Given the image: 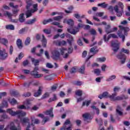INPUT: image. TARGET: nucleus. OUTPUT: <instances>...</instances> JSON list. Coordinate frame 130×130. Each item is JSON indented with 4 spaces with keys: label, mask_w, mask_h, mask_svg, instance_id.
<instances>
[{
    "label": "nucleus",
    "mask_w": 130,
    "mask_h": 130,
    "mask_svg": "<svg viewBox=\"0 0 130 130\" xmlns=\"http://www.w3.org/2000/svg\"><path fill=\"white\" fill-rule=\"evenodd\" d=\"M109 98H110L111 101H119L123 100V99H125V96H124V95L117 96V93L114 92L112 93V95L109 94Z\"/></svg>",
    "instance_id": "4"
},
{
    "label": "nucleus",
    "mask_w": 130,
    "mask_h": 130,
    "mask_svg": "<svg viewBox=\"0 0 130 130\" xmlns=\"http://www.w3.org/2000/svg\"><path fill=\"white\" fill-rule=\"evenodd\" d=\"M116 79V76L113 75L110 76L106 79L107 82H111L113 80H115Z\"/></svg>",
    "instance_id": "28"
},
{
    "label": "nucleus",
    "mask_w": 130,
    "mask_h": 130,
    "mask_svg": "<svg viewBox=\"0 0 130 130\" xmlns=\"http://www.w3.org/2000/svg\"><path fill=\"white\" fill-rule=\"evenodd\" d=\"M12 12L14 16H17V15H18V13L20 12V9L18 8H14L12 10Z\"/></svg>",
    "instance_id": "37"
},
{
    "label": "nucleus",
    "mask_w": 130,
    "mask_h": 130,
    "mask_svg": "<svg viewBox=\"0 0 130 130\" xmlns=\"http://www.w3.org/2000/svg\"><path fill=\"white\" fill-rule=\"evenodd\" d=\"M111 46L114 52H117L119 49V43L117 41H113L112 42Z\"/></svg>",
    "instance_id": "8"
},
{
    "label": "nucleus",
    "mask_w": 130,
    "mask_h": 130,
    "mask_svg": "<svg viewBox=\"0 0 130 130\" xmlns=\"http://www.w3.org/2000/svg\"><path fill=\"white\" fill-rule=\"evenodd\" d=\"M71 124V120L67 119L65 121L64 125L60 130H72V127L71 126L67 127V125Z\"/></svg>",
    "instance_id": "10"
},
{
    "label": "nucleus",
    "mask_w": 130,
    "mask_h": 130,
    "mask_svg": "<svg viewBox=\"0 0 130 130\" xmlns=\"http://www.w3.org/2000/svg\"><path fill=\"white\" fill-rule=\"evenodd\" d=\"M96 60L98 61H99L100 62H104V61H105V60H106V58H105V57L98 58L96 59Z\"/></svg>",
    "instance_id": "48"
},
{
    "label": "nucleus",
    "mask_w": 130,
    "mask_h": 130,
    "mask_svg": "<svg viewBox=\"0 0 130 130\" xmlns=\"http://www.w3.org/2000/svg\"><path fill=\"white\" fill-rule=\"evenodd\" d=\"M91 57H92V55L90 56L89 57H88L86 59V61L85 62V63L87 66V67H90V65L91 64V62H90V61H89V59L91 58Z\"/></svg>",
    "instance_id": "47"
},
{
    "label": "nucleus",
    "mask_w": 130,
    "mask_h": 130,
    "mask_svg": "<svg viewBox=\"0 0 130 130\" xmlns=\"http://www.w3.org/2000/svg\"><path fill=\"white\" fill-rule=\"evenodd\" d=\"M75 94L77 95V96H79V97H81L83 94V91L78 90L76 91Z\"/></svg>",
    "instance_id": "45"
},
{
    "label": "nucleus",
    "mask_w": 130,
    "mask_h": 130,
    "mask_svg": "<svg viewBox=\"0 0 130 130\" xmlns=\"http://www.w3.org/2000/svg\"><path fill=\"white\" fill-rule=\"evenodd\" d=\"M0 42H2L4 45H7V44H8V40L6 39H2Z\"/></svg>",
    "instance_id": "50"
},
{
    "label": "nucleus",
    "mask_w": 130,
    "mask_h": 130,
    "mask_svg": "<svg viewBox=\"0 0 130 130\" xmlns=\"http://www.w3.org/2000/svg\"><path fill=\"white\" fill-rule=\"evenodd\" d=\"M27 6H26V9L27 10H29V9H30V7H31L32 6V1H31L30 0L27 1Z\"/></svg>",
    "instance_id": "43"
},
{
    "label": "nucleus",
    "mask_w": 130,
    "mask_h": 130,
    "mask_svg": "<svg viewBox=\"0 0 130 130\" xmlns=\"http://www.w3.org/2000/svg\"><path fill=\"white\" fill-rule=\"evenodd\" d=\"M98 98H100V99H103V98H109L108 92H104L102 94L99 95Z\"/></svg>",
    "instance_id": "21"
},
{
    "label": "nucleus",
    "mask_w": 130,
    "mask_h": 130,
    "mask_svg": "<svg viewBox=\"0 0 130 130\" xmlns=\"http://www.w3.org/2000/svg\"><path fill=\"white\" fill-rule=\"evenodd\" d=\"M121 109L120 108V107L118 106L116 109V112L119 115H122V112L121 111Z\"/></svg>",
    "instance_id": "41"
},
{
    "label": "nucleus",
    "mask_w": 130,
    "mask_h": 130,
    "mask_svg": "<svg viewBox=\"0 0 130 130\" xmlns=\"http://www.w3.org/2000/svg\"><path fill=\"white\" fill-rule=\"evenodd\" d=\"M54 43H55L56 45H58V46H60V45H66V44H67V42H66V41H59L57 40L56 41H54Z\"/></svg>",
    "instance_id": "23"
},
{
    "label": "nucleus",
    "mask_w": 130,
    "mask_h": 130,
    "mask_svg": "<svg viewBox=\"0 0 130 130\" xmlns=\"http://www.w3.org/2000/svg\"><path fill=\"white\" fill-rule=\"evenodd\" d=\"M38 7V4H35L33 5L34 9H31L30 10H27L26 12V18H29L32 16V13H35V12H37L38 10L37 7Z\"/></svg>",
    "instance_id": "6"
},
{
    "label": "nucleus",
    "mask_w": 130,
    "mask_h": 130,
    "mask_svg": "<svg viewBox=\"0 0 130 130\" xmlns=\"http://www.w3.org/2000/svg\"><path fill=\"white\" fill-rule=\"evenodd\" d=\"M38 116H39V117H41V118H43V121L44 122V124L45 123H46V122H47V121H49V118L48 117H44V115H43V114H39Z\"/></svg>",
    "instance_id": "19"
},
{
    "label": "nucleus",
    "mask_w": 130,
    "mask_h": 130,
    "mask_svg": "<svg viewBox=\"0 0 130 130\" xmlns=\"http://www.w3.org/2000/svg\"><path fill=\"white\" fill-rule=\"evenodd\" d=\"M90 103H91V101H85L82 104V106H85L86 105V106H89L90 105Z\"/></svg>",
    "instance_id": "49"
},
{
    "label": "nucleus",
    "mask_w": 130,
    "mask_h": 130,
    "mask_svg": "<svg viewBox=\"0 0 130 130\" xmlns=\"http://www.w3.org/2000/svg\"><path fill=\"white\" fill-rule=\"evenodd\" d=\"M63 23H67L69 25V26H71V27H73L74 26V21H73L72 19H64L63 21Z\"/></svg>",
    "instance_id": "24"
},
{
    "label": "nucleus",
    "mask_w": 130,
    "mask_h": 130,
    "mask_svg": "<svg viewBox=\"0 0 130 130\" xmlns=\"http://www.w3.org/2000/svg\"><path fill=\"white\" fill-rule=\"evenodd\" d=\"M18 109H30V107H25L24 105L17 106Z\"/></svg>",
    "instance_id": "34"
},
{
    "label": "nucleus",
    "mask_w": 130,
    "mask_h": 130,
    "mask_svg": "<svg viewBox=\"0 0 130 130\" xmlns=\"http://www.w3.org/2000/svg\"><path fill=\"white\" fill-rule=\"evenodd\" d=\"M117 58L121 60V63H124L125 62V59H126V56L122 53H120L117 56Z\"/></svg>",
    "instance_id": "12"
},
{
    "label": "nucleus",
    "mask_w": 130,
    "mask_h": 130,
    "mask_svg": "<svg viewBox=\"0 0 130 130\" xmlns=\"http://www.w3.org/2000/svg\"><path fill=\"white\" fill-rule=\"evenodd\" d=\"M31 84H32V82H26L24 83V86L25 87V88H29V87L31 86Z\"/></svg>",
    "instance_id": "55"
},
{
    "label": "nucleus",
    "mask_w": 130,
    "mask_h": 130,
    "mask_svg": "<svg viewBox=\"0 0 130 130\" xmlns=\"http://www.w3.org/2000/svg\"><path fill=\"white\" fill-rule=\"evenodd\" d=\"M98 7H101L103 9H106L107 7H108V4H106V3L104 2L103 3H100L98 5Z\"/></svg>",
    "instance_id": "27"
},
{
    "label": "nucleus",
    "mask_w": 130,
    "mask_h": 130,
    "mask_svg": "<svg viewBox=\"0 0 130 130\" xmlns=\"http://www.w3.org/2000/svg\"><path fill=\"white\" fill-rule=\"evenodd\" d=\"M59 50L61 55H63V58H68V57L69 56V53H67L68 52V49L65 48H61Z\"/></svg>",
    "instance_id": "11"
},
{
    "label": "nucleus",
    "mask_w": 130,
    "mask_h": 130,
    "mask_svg": "<svg viewBox=\"0 0 130 130\" xmlns=\"http://www.w3.org/2000/svg\"><path fill=\"white\" fill-rule=\"evenodd\" d=\"M7 112L9 113V114L12 116H15V115H17V117L18 118H21V117L26 116V114H27L26 112H23L22 111H16V112H14L12 109H8L7 110Z\"/></svg>",
    "instance_id": "2"
},
{
    "label": "nucleus",
    "mask_w": 130,
    "mask_h": 130,
    "mask_svg": "<svg viewBox=\"0 0 130 130\" xmlns=\"http://www.w3.org/2000/svg\"><path fill=\"white\" fill-rule=\"evenodd\" d=\"M16 44L17 46V47L19 48V49H22L23 48V45H22V40L20 39H18L16 41Z\"/></svg>",
    "instance_id": "25"
},
{
    "label": "nucleus",
    "mask_w": 130,
    "mask_h": 130,
    "mask_svg": "<svg viewBox=\"0 0 130 130\" xmlns=\"http://www.w3.org/2000/svg\"><path fill=\"white\" fill-rule=\"evenodd\" d=\"M94 72V74H96V76H99L101 73V71L100 69H95Z\"/></svg>",
    "instance_id": "57"
},
{
    "label": "nucleus",
    "mask_w": 130,
    "mask_h": 130,
    "mask_svg": "<svg viewBox=\"0 0 130 130\" xmlns=\"http://www.w3.org/2000/svg\"><path fill=\"white\" fill-rule=\"evenodd\" d=\"M121 51L122 52H124V53H126L127 54H128V53H129V50H128V49H125L123 48L121 49Z\"/></svg>",
    "instance_id": "61"
},
{
    "label": "nucleus",
    "mask_w": 130,
    "mask_h": 130,
    "mask_svg": "<svg viewBox=\"0 0 130 130\" xmlns=\"http://www.w3.org/2000/svg\"><path fill=\"white\" fill-rule=\"evenodd\" d=\"M30 75L34 77V78H36V79H39V78H41L42 77H43V74H38V72L32 71L30 72Z\"/></svg>",
    "instance_id": "13"
},
{
    "label": "nucleus",
    "mask_w": 130,
    "mask_h": 130,
    "mask_svg": "<svg viewBox=\"0 0 130 130\" xmlns=\"http://www.w3.org/2000/svg\"><path fill=\"white\" fill-rule=\"evenodd\" d=\"M41 41L43 47H46V45L47 44V40L46 39V38H45V36H44V35H42Z\"/></svg>",
    "instance_id": "20"
},
{
    "label": "nucleus",
    "mask_w": 130,
    "mask_h": 130,
    "mask_svg": "<svg viewBox=\"0 0 130 130\" xmlns=\"http://www.w3.org/2000/svg\"><path fill=\"white\" fill-rule=\"evenodd\" d=\"M53 21H57L58 22H59L61 19H62V16H56L53 17Z\"/></svg>",
    "instance_id": "39"
},
{
    "label": "nucleus",
    "mask_w": 130,
    "mask_h": 130,
    "mask_svg": "<svg viewBox=\"0 0 130 130\" xmlns=\"http://www.w3.org/2000/svg\"><path fill=\"white\" fill-rule=\"evenodd\" d=\"M119 90H120V87H119L118 86H115L114 88L113 91L115 93H116V92H118V91H119Z\"/></svg>",
    "instance_id": "62"
},
{
    "label": "nucleus",
    "mask_w": 130,
    "mask_h": 130,
    "mask_svg": "<svg viewBox=\"0 0 130 130\" xmlns=\"http://www.w3.org/2000/svg\"><path fill=\"white\" fill-rule=\"evenodd\" d=\"M31 61L35 66L39 65V60L38 59H35L34 58H31Z\"/></svg>",
    "instance_id": "30"
},
{
    "label": "nucleus",
    "mask_w": 130,
    "mask_h": 130,
    "mask_svg": "<svg viewBox=\"0 0 130 130\" xmlns=\"http://www.w3.org/2000/svg\"><path fill=\"white\" fill-rule=\"evenodd\" d=\"M44 51V50L43 49H41V50H40V53H36V55L37 56H41L42 55V54H43Z\"/></svg>",
    "instance_id": "58"
},
{
    "label": "nucleus",
    "mask_w": 130,
    "mask_h": 130,
    "mask_svg": "<svg viewBox=\"0 0 130 130\" xmlns=\"http://www.w3.org/2000/svg\"><path fill=\"white\" fill-rule=\"evenodd\" d=\"M8 127L11 130H21V126L18 125V126L16 127L15 125V124H14V122H11L10 124L8 126Z\"/></svg>",
    "instance_id": "14"
},
{
    "label": "nucleus",
    "mask_w": 130,
    "mask_h": 130,
    "mask_svg": "<svg viewBox=\"0 0 130 130\" xmlns=\"http://www.w3.org/2000/svg\"><path fill=\"white\" fill-rule=\"evenodd\" d=\"M19 20L20 23H23L25 21V18H24V13H22L19 15Z\"/></svg>",
    "instance_id": "32"
},
{
    "label": "nucleus",
    "mask_w": 130,
    "mask_h": 130,
    "mask_svg": "<svg viewBox=\"0 0 130 130\" xmlns=\"http://www.w3.org/2000/svg\"><path fill=\"white\" fill-rule=\"evenodd\" d=\"M79 72L81 73V74H84V73H85V66L81 67V68L79 69Z\"/></svg>",
    "instance_id": "59"
},
{
    "label": "nucleus",
    "mask_w": 130,
    "mask_h": 130,
    "mask_svg": "<svg viewBox=\"0 0 130 130\" xmlns=\"http://www.w3.org/2000/svg\"><path fill=\"white\" fill-rule=\"evenodd\" d=\"M66 37L67 38H70V40L69 39L67 40V42H68L70 46L72 47V42L74 41V38L71 35L68 34H67L66 35Z\"/></svg>",
    "instance_id": "18"
},
{
    "label": "nucleus",
    "mask_w": 130,
    "mask_h": 130,
    "mask_svg": "<svg viewBox=\"0 0 130 130\" xmlns=\"http://www.w3.org/2000/svg\"><path fill=\"white\" fill-rule=\"evenodd\" d=\"M44 113L45 115H49L50 117H53L54 116L53 112H52V109L44 112Z\"/></svg>",
    "instance_id": "22"
},
{
    "label": "nucleus",
    "mask_w": 130,
    "mask_h": 130,
    "mask_svg": "<svg viewBox=\"0 0 130 130\" xmlns=\"http://www.w3.org/2000/svg\"><path fill=\"white\" fill-rule=\"evenodd\" d=\"M4 16H6V17H8L9 19H12V16H13V15H12L11 13L8 11H5L4 13Z\"/></svg>",
    "instance_id": "38"
},
{
    "label": "nucleus",
    "mask_w": 130,
    "mask_h": 130,
    "mask_svg": "<svg viewBox=\"0 0 130 130\" xmlns=\"http://www.w3.org/2000/svg\"><path fill=\"white\" fill-rule=\"evenodd\" d=\"M1 108H4L5 107H8V102L7 101H3L1 104H0Z\"/></svg>",
    "instance_id": "36"
},
{
    "label": "nucleus",
    "mask_w": 130,
    "mask_h": 130,
    "mask_svg": "<svg viewBox=\"0 0 130 130\" xmlns=\"http://www.w3.org/2000/svg\"><path fill=\"white\" fill-rule=\"evenodd\" d=\"M96 47H93L90 49V52H92L93 53H96V52H98V50H96Z\"/></svg>",
    "instance_id": "52"
},
{
    "label": "nucleus",
    "mask_w": 130,
    "mask_h": 130,
    "mask_svg": "<svg viewBox=\"0 0 130 130\" xmlns=\"http://www.w3.org/2000/svg\"><path fill=\"white\" fill-rule=\"evenodd\" d=\"M31 124H33V123H35L36 124L39 123V120L38 119H31Z\"/></svg>",
    "instance_id": "54"
},
{
    "label": "nucleus",
    "mask_w": 130,
    "mask_h": 130,
    "mask_svg": "<svg viewBox=\"0 0 130 130\" xmlns=\"http://www.w3.org/2000/svg\"><path fill=\"white\" fill-rule=\"evenodd\" d=\"M43 32L44 33H45V34L49 35V34H50V33H51V30H50V29H44L43 30Z\"/></svg>",
    "instance_id": "51"
},
{
    "label": "nucleus",
    "mask_w": 130,
    "mask_h": 130,
    "mask_svg": "<svg viewBox=\"0 0 130 130\" xmlns=\"http://www.w3.org/2000/svg\"><path fill=\"white\" fill-rule=\"evenodd\" d=\"M48 97H49V93L46 92L42 96L41 99H46V98H48Z\"/></svg>",
    "instance_id": "53"
},
{
    "label": "nucleus",
    "mask_w": 130,
    "mask_h": 130,
    "mask_svg": "<svg viewBox=\"0 0 130 130\" xmlns=\"http://www.w3.org/2000/svg\"><path fill=\"white\" fill-rule=\"evenodd\" d=\"M95 121L99 124L100 126H101V125H102V124H103V120L102 119V118H100L99 120H98V119H96Z\"/></svg>",
    "instance_id": "46"
},
{
    "label": "nucleus",
    "mask_w": 130,
    "mask_h": 130,
    "mask_svg": "<svg viewBox=\"0 0 130 130\" xmlns=\"http://www.w3.org/2000/svg\"><path fill=\"white\" fill-rule=\"evenodd\" d=\"M33 100H34V99H28V100H25L24 102V105L28 106V105H31V101H33Z\"/></svg>",
    "instance_id": "35"
},
{
    "label": "nucleus",
    "mask_w": 130,
    "mask_h": 130,
    "mask_svg": "<svg viewBox=\"0 0 130 130\" xmlns=\"http://www.w3.org/2000/svg\"><path fill=\"white\" fill-rule=\"evenodd\" d=\"M6 28L7 30H15V26L13 24H9L6 26Z\"/></svg>",
    "instance_id": "33"
},
{
    "label": "nucleus",
    "mask_w": 130,
    "mask_h": 130,
    "mask_svg": "<svg viewBox=\"0 0 130 130\" xmlns=\"http://www.w3.org/2000/svg\"><path fill=\"white\" fill-rule=\"evenodd\" d=\"M9 6L13 8V9H17L18 7H19L18 5H14V3H10L9 4Z\"/></svg>",
    "instance_id": "60"
},
{
    "label": "nucleus",
    "mask_w": 130,
    "mask_h": 130,
    "mask_svg": "<svg viewBox=\"0 0 130 130\" xmlns=\"http://www.w3.org/2000/svg\"><path fill=\"white\" fill-rule=\"evenodd\" d=\"M8 57V53L5 51H0V58L3 60H5Z\"/></svg>",
    "instance_id": "17"
},
{
    "label": "nucleus",
    "mask_w": 130,
    "mask_h": 130,
    "mask_svg": "<svg viewBox=\"0 0 130 130\" xmlns=\"http://www.w3.org/2000/svg\"><path fill=\"white\" fill-rule=\"evenodd\" d=\"M30 42H31V39L30 38L27 37L25 41L24 44H25V45H29L30 44Z\"/></svg>",
    "instance_id": "44"
},
{
    "label": "nucleus",
    "mask_w": 130,
    "mask_h": 130,
    "mask_svg": "<svg viewBox=\"0 0 130 130\" xmlns=\"http://www.w3.org/2000/svg\"><path fill=\"white\" fill-rule=\"evenodd\" d=\"M35 22H36V18L28 20L27 21H26V24H27V25H32L34 24Z\"/></svg>",
    "instance_id": "31"
},
{
    "label": "nucleus",
    "mask_w": 130,
    "mask_h": 130,
    "mask_svg": "<svg viewBox=\"0 0 130 130\" xmlns=\"http://www.w3.org/2000/svg\"><path fill=\"white\" fill-rule=\"evenodd\" d=\"M118 6H115L114 10L116 13L117 17H121L122 16V13H123V4L120 2L118 4Z\"/></svg>",
    "instance_id": "3"
},
{
    "label": "nucleus",
    "mask_w": 130,
    "mask_h": 130,
    "mask_svg": "<svg viewBox=\"0 0 130 130\" xmlns=\"http://www.w3.org/2000/svg\"><path fill=\"white\" fill-rule=\"evenodd\" d=\"M84 26L85 25H84L83 23L80 22L78 23L77 27L75 29L68 28V32H69V33H71L73 35H76V34H77V33H78L79 31L80 28H84Z\"/></svg>",
    "instance_id": "5"
},
{
    "label": "nucleus",
    "mask_w": 130,
    "mask_h": 130,
    "mask_svg": "<svg viewBox=\"0 0 130 130\" xmlns=\"http://www.w3.org/2000/svg\"><path fill=\"white\" fill-rule=\"evenodd\" d=\"M111 37L112 38H117V36L115 35V34H111L108 36V38H106V35H105L104 36V41L105 42H107V41H108L109 40V39H110V38H111Z\"/></svg>",
    "instance_id": "15"
},
{
    "label": "nucleus",
    "mask_w": 130,
    "mask_h": 130,
    "mask_svg": "<svg viewBox=\"0 0 130 130\" xmlns=\"http://www.w3.org/2000/svg\"><path fill=\"white\" fill-rule=\"evenodd\" d=\"M82 117L84 118L85 122H90L91 119L93 118V117L91 116V114L88 113H85L82 115Z\"/></svg>",
    "instance_id": "9"
},
{
    "label": "nucleus",
    "mask_w": 130,
    "mask_h": 130,
    "mask_svg": "<svg viewBox=\"0 0 130 130\" xmlns=\"http://www.w3.org/2000/svg\"><path fill=\"white\" fill-rule=\"evenodd\" d=\"M119 28H120V30H118L117 35L120 37V38L122 39V41L124 42L125 40V36H127V32L129 31V28L127 26L123 27L122 25H119ZM124 33V35H123V33Z\"/></svg>",
    "instance_id": "1"
},
{
    "label": "nucleus",
    "mask_w": 130,
    "mask_h": 130,
    "mask_svg": "<svg viewBox=\"0 0 130 130\" xmlns=\"http://www.w3.org/2000/svg\"><path fill=\"white\" fill-rule=\"evenodd\" d=\"M59 56H60V53L58 49H55L52 51V58L53 59L56 60L59 58Z\"/></svg>",
    "instance_id": "7"
},
{
    "label": "nucleus",
    "mask_w": 130,
    "mask_h": 130,
    "mask_svg": "<svg viewBox=\"0 0 130 130\" xmlns=\"http://www.w3.org/2000/svg\"><path fill=\"white\" fill-rule=\"evenodd\" d=\"M31 129H34V125L33 124H28L27 125L26 130H31Z\"/></svg>",
    "instance_id": "42"
},
{
    "label": "nucleus",
    "mask_w": 130,
    "mask_h": 130,
    "mask_svg": "<svg viewBox=\"0 0 130 130\" xmlns=\"http://www.w3.org/2000/svg\"><path fill=\"white\" fill-rule=\"evenodd\" d=\"M30 120L28 117L23 118L22 119H20V122L24 125L25 123H29Z\"/></svg>",
    "instance_id": "26"
},
{
    "label": "nucleus",
    "mask_w": 130,
    "mask_h": 130,
    "mask_svg": "<svg viewBox=\"0 0 130 130\" xmlns=\"http://www.w3.org/2000/svg\"><path fill=\"white\" fill-rule=\"evenodd\" d=\"M42 90H43V87L40 86L37 92H35L34 96L35 97H39L42 94Z\"/></svg>",
    "instance_id": "16"
},
{
    "label": "nucleus",
    "mask_w": 130,
    "mask_h": 130,
    "mask_svg": "<svg viewBox=\"0 0 130 130\" xmlns=\"http://www.w3.org/2000/svg\"><path fill=\"white\" fill-rule=\"evenodd\" d=\"M51 22H53V19L49 18L47 20H44L43 21V25H46V24H48V23H51Z\"/></svg>",
    "instance_id": "29"
},
{
    "label": "nucleus",
    "mask_w": 130,
    "mask_h": 130,
    "mask_svg": "<svg viewBox=\"0 0 130 130\" xmlns=\"http://www.w3.org/2000/svg\"><path fill=\"white\" fill-rule=\"evenodd\" d=\"M46 67L48 68V69H53V66L52 65V64H51L50 63H47Z\"/></svg>",
    "instance_id": "63"
},
{
    "label": "nucleus",
    "mask_w": 130,
    "mask_h": 130,
    "mask_svg": "<svg viewBox=\"0 0 130 130\" xmlns=\"http://www.w3.org/2000/svg\"><path fill=\"white\" fill-rule=\"evenodd\" d=\"M10 103H11L12 105H14V104H17V101L14 98H13L11 101H10Z\"/></svg>",
    "instance_id": "56"
},
{
    "label": "nucleus",
    "mask_w": 130,
    "mask_h": 130,
    "mask_svg": "<svg viewBox=\"0 0 130 130\" xmlns=\"http://www.w3.org/2000/svg\"><path fill=\"white\" fill-rule=\"evenodd\" d=\"M74 84L76 85V86H81L83 83L81 81H75L74 82Z\"/></svg>",
    "instance_id": "64"
},
{
    "label": "nucleus",
    "mask_w": 130,
    "mask_h": 130,
    "mask_svg": "<svg viewBox=\"0 0 130 130\" xmlns=\"http://www.w3.org/2000/svg\"><path fill=\"white\" fill-rule=\"evenodd\" d=\"M105 28H106V33H107V34H109V33H111L113 32V31H111V29H110V26L109 25L106 26Z\"/></svg>",
    "instance_id": "40"
}]
</instances>
